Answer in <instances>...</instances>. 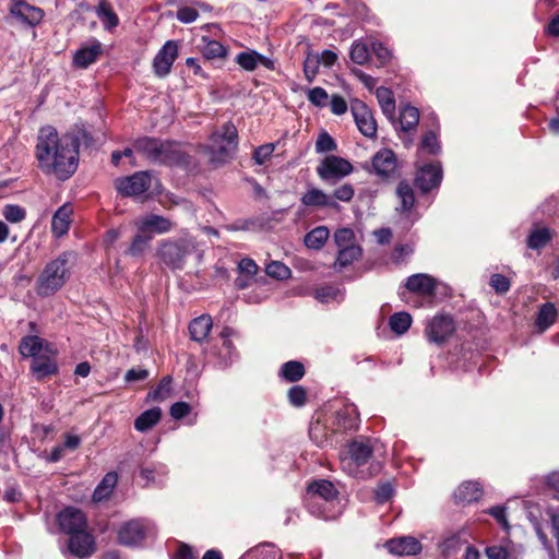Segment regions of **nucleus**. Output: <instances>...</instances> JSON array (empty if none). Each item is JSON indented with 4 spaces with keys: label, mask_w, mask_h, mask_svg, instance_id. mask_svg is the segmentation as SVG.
Masks as SVG:
<instances>
[{
    "label": "nucleus",
    "mask_w": 559,
    "mask_h": 559,
    "mask_svg": "<svg viewBox=\"0 0 559 559\" xmlns=\"http://www.w3.org/2000/svg\"><path fill=\"white\" fill-rule=\"evenodd\" d=\"M80 136L75 133L59 134L52 126L41 127L35 146L38 169L60 181L71 178L79 166Z\"/></svg>",
    "instance_id": "obj_1"
},
{
    "label": "nucleus",
    "mask_w": 559,
    "mask_h": 559,
    "mask_svg": "<svg viewBox=\"0 0 559 559\" xmlns=\"http://www.w3.org/2000/svg\"><path fill=\"white\" fill-rule=\"evenodd\" d=\"M133 147L138 154L154 165L173 167L188 164L189 156L176 141L144 135L133 141Z\"/></svg>",
    "instance_id": "obj_2"
},
{
    "label": "nucleus",
    "mask_w": 559,
    "mask_h": 559,
    "mask_svg": "<svg viewBox=\"0 0 559 559\" xmlns=\"http://www.w3.org/2000/svg\"><path fill=\"white\" fill-rule=\"evenodd\" d=\"M156 254L160 262L171 271L183 270L188 260L193 257L200 262L203 252L192 237L165 239L159 242Z\"/></svg>",
    "instance_id": "obj_3"
},
{
    "label": "nucleus",
    "mask_w": 559,
    "mask_h": 559,
    "mask_svg": "<svg viewBox=\"0 0 559 559\" xmlns=\"http://www.w3.org/2000/svg\"><path fill=\"white\" fill-rule=\"evenodd\" d=\"M72 252H62L56 259L48 262L35 284V292L40 297H49L60 290L71 275Z\"/></svg>",
    "instance_id": "obj_4"
},
{
    "label": "nucleus",
    "mask_w": 559,
    "mask_h": 559,
    "mask_svg": "<svg viewBox=\"0 0 559 559\" xmlns=\"http://www.w3.org/2000/svg\"><path fill=\"white\" fill-rule=\"evenodd\" d=\"M238 132L231 122L223 124L219 131L210 138L207 152L212 163L224 164L230 160L238 146Z\"/></svg>",
    "instance_id": "obj_5"
},
{
    "label": "nucleus",
    "mask_w": 559,
    "mask_h": 559,
    "mask_svg": "<svg viewBox=\"0 0 559 559\" xmlns=\"http://www.w3.org/2000/svg\"><path fill=\"white\" fill-rule=\"evenodd\" d=\"M372 447L369 440H355L350 442L341 453L342 468L354 477H365L359 467L366 465L372 455Z\"/></svg>",
    "instance_id": "obj_6"
},
{
    "label": "nucleus",
    "mask_w": 559,
    "mask_h": 559,
    "mask_svg": "<svg viewBox=\"0 0 559 559\" xmlns=\"http://www.w3.org/2000/svg\"><path fill=\"white\" fill-rule=\"evenodd\" d=\"M155 534V523L150 519L140 518L123 523L118 531V539L127 547H139L146 538L153 537Z\"/></svg>",
    "instance_id": "obj_7"
},
{
    "label": "nucleus",
    "mask_w": 559,
    "mask_h": 559,
    "mask_svg": "<svg viewBox=\"0 0 559 559\" xmlns=\"http://www.w3.org/2000/svg\"><path fill=\"white\" fill-rule=\"evenodd\" d=\"M353 171L352 164L342 157L329 155L320 162L317 174L321 180L328 183H335Z\"/></svg>",
    "instance_id": "obj_8"
},
{
    "label": "nucleus",
    "mask_w": 559,
    "mask_h": 559,
    "mask_svg": "<svg viewBox=\"0 0 559 559\" xmlns=\"http://www.w3.org/2000/svg\"><path fill=\"white\" fill-rule=\"evenodd\" d=\"M152 176L150 171H136L131 176L120 177L115 180V188L122 197H139L150 190Z\"/></svg>",
    "instance_id": "obj_9"
},
{
    "label": "nucleus",
    "mask_w": 559,
    "mask_h": 559,
    "mask_svg": "<svg viewBox=\"0 0 559 559\" xmlns=\"http://www.w3.org/2000/svg\"><path fill=\"white\" fill-rule=\"evenodd\" d=\"M350 111L361 134L374 138L378 126L370 108L362 100L355 98L350 102Z\"/></svg>",
    "instance_id": "obj_10"
},
{
    "label": "nucleus",
    "mask_w": 559,
    "mask_h": 559,
    "mask_svg": "<svg viewBox=\"0 0 559 559\" xmlns=\"http://www.w3.org/2000/svg\"><path fill=\"white\" fill-rule=\"evenodd\" d=\"M454 321L450 316L437 314L427 324L425 334L429 342L441 345L454 333Z\"/></svg>",
    "instance_id": "obj_11"
},
{
    "label": "nucleus",
    "mask_w": 559,
    "mask_h": 559,
    "mask_svg": "<svg viewBox=\"0 0 559 559\" xmlns=\"http://www.w3.org/2000/svg\"><path fill=\"white\" fill-rule=\"evenodd\" d=\"M57 523L60 531L72 535L87 527L86 516L78 508L67 507L57 514Z\"/></svg>",
    "instance_id": "obj_12"
},
{
    "label": "nucleus",
    "mask_w": 559,
    "mask_h": 559,
    "mask_svg": "<svg viewBox=\"0 0 559 559\" xmlns=\"http://www.w3.org/2000/svg\"><path fill=\"white\" fill-rule=\"evenodd\" d=\"M442 177V167L439 162L427 164L417 169L415 185L421 192L427 193L440 186Z\"/></svg>",
    "instance_id": "obj_13"
},
{
    "label": "nucleus",
    "mask_w": 559,
    "mask_h": 559,
    "mask_svg": "<svg viewBox=\"0 0 559 559\" xmlns=\"http://www.w3.org/2000/svg\"><path fill=\"white\" fill-rule=\"evenodd\" d=\"M178 57V43L167 40L158 50L153 60V70L158 78H165L169 74L175 60Z\"/></svg>",
    "instance_id": "obj_14"
},
{
    "label": "nucleus",
    "mask_w": 559,
    "mask_h": 559,
    "mask_svg": "<svg viewBox=\"0 0 559 559\" xmlns=\"http://www.w3.org/2000/svg\"><path fill=\"white\" fill-rule=\"evenodd\" d=\"M69 552L78 559H86L95 551V540L86 530L70 535Z\"/></svg>",
    "instance_id": "obj_15"
},
{
    "label": "nucleus",
    "mask_w": 559,
    "mask_h": 559,
    "mask_svg": "<svg viewBox=\"0 0 559 559\" xmlns=\"http://www.w3.org/2000/svg\"><path fill=\"white\" fill-rule=\"evenodd\" d=\"M384 547L392 555L396 556H416L423 550L419 539L414 536H399L385 542Z\"/></svg>",
    "instance_id": "obj_16"
},
{
    "label": "nucleus",
    "mask_w": 559,
    "mask_h": 559,
    "mask_svg": "<svg viewBox=\"0 0 559 559\" xmlns=\"http://www.w3.org/2000/svg\"><path fill=\"white\" fill-rule=\"evenodd\" d=\"M9 10L13 17L29 26L39 24L44 17L41 9L31 5L23 0L12 2Z\"/></svg>",
    "instance_id": "obj_17"
},
{
    "label": "nucleus",
    "mask_w": 559,
    "mask_h": 559,
    "mask_svg": "<svg viewBox=\"0 0 559 559\" xmlns=\"http://www.w3.org/2000/svg\"><path fill=\"white\" fill-rule=\"evenodd\" d=\"M135 226L138 231L147 234H156L162 235L170 231L173 224L171 222L162 215L157 214H147L139 217L135 221Z\"/></svg>",
    "instance_id": "obj_18"
},
{
    "label": "nucleus",
    "mask_w": 559,
    "mask_h": 559,
    "mask_svg": "<svg viewBox=\"0 0 559 559\" xmlns=\"http://www.w3.org/2000/svg\"><path fill=\"white\" fill-rule=\"evenodd\" d=\"M371 164L374 173L382 178L391 177L397 167L396 156L390 148L378 151L373 155Z\"/></svg>",
    "instance_id": "obj_19"
},
{
    "label": "nucleus",
    "mask_w": 559,
    "mask_h": 559,
    "mask_svg": "<svg viewBox=\"0 0 559 559\" xmlns=\"http://www.w3.org/2000/svg\"><path fill=\"white\" fill-rule=\"evenodd\" d=\"M103 53V45L96 38H92L88 45L82 46L73 56V63L76 68L86 69L95 63Z\"/></svg>",
    "instance_id": "obj_20"
},
{
    "label": "nucleus",
    "mask_w": 559,
    "mask_h": 559,
    "mask_svg": "<svg viewBox=\"0 0 559 559\" xmlns=\"http://www.w3.org/2000/svg\"><path fill=\"white\" fill-rule=\"evenodd\" d=\"M437 281L431 275L425 273L413 274L407 277L405 287L415 294L431 297L435 295Z\"/></svg>",
    "instance_id": "obj_21"
},
{
    "label": "nucleus",
    "mask_w": 559,
    "mask_h": 559,
    "mask_svg": "<svg viewBox=\"0 0 559 559\" xmlns=\"http://www.w3.org/2000/svg\"><path fill=\"white\" fill-rule=\"evenodd\" d=\"M230 332L231 331L229 329H224V331L221 333V347L216 348V346H213L209 352L211 356L217 359V364L221 365L222 367L229 366L237 357L234 344L228 338Z\"/></svg>",
    "instance_id": "obj_22"
},
{
    "label": "nucleus",
    "mask_w": 559,
    "mask_h": 559,
    "mask_svg": "<svg viewBox=\"0 0 559 559\" xmlns=\"http://www.w3.org/2000/svg\"><path fill=\"white\" fill-rule=\"evenodd\" d=\"M72 214L73 207L70 203H64L55 212L51 221L53 236L59 238L68 234Z\"/></svg>",
    "instance_id": "obj_23"
},
{
    "label": "nucleus",
    "mask_w": 559,
    "mask_h": 559,
    "mask_svg": "<svg viewBox=\"0 0 559 559\" xmlns=\"http://www.w3.org/2000/svg\"><path fill=\"white\" fill-rule=\"evenodd\" d=\"M305 206L338 209V203L331 194L318 188H310L300 199Z\"/></svg>",
    "instance_id": "obj_24"
},
{
    "label": "nucleus",
    "mask_w": 559,
    "mask_h": 559,
    "mask_svg": "<svg viewBox=\"0 0 559 559\" xmlns=\"http://www.w3.org/2000/svg\"><path fill=\"white\" fill-rule=\"evenodd\" d=\"M308 493L311 495V499H322L325 502H330L337 497V490L333 483L326 479H319L311 483L308 486Z\"/></svg>",
    "instance_id": "obj_25"
},
{
    "label": "nucleus",
    "mask_w": 559,
    "mask_h": 559,
    "mask_svg": "<svg viewBox=\"0 0 559 559\" xmlns=\"http://www.w3.org/2000/svg\"><path fill=\"white\" fill-rule=\"evenodd\" d=\"M483 495L480 485L476 481H464L454 491V499L460 503L477 501Z\"/></svg>",
    "instance_id": "obj_26"
},
{
    "label": "nucleus",
    "mask_w": 559,
    "mask_h": 559,
    "mask_svg": "<svg viewBox=\"0 0 559 559\" xmlns=\"http://www.w3.org/2000/svg\"><path fill=\"white\" fill-rule=\"evenodd\" d=\"M212 326L213 321L211 316L202 314L193 319L189 324L191 338L198 343L205 341Z\"/></svg>",
    "instance_id": "obj_27"
},
{
    "label": "nucleus",
    "mask_w": 559,
    "mask_h": 559,
    "mask_svg": "<svg viewBox=\"0 0 559 559\" xmlns=\"http://www.w3.org/2000/svg\"><path fill=\"white\" fill-rule=\"evenodd\" d=\"M359 421V415L354 404H344L336 412V424L342 430L356 428Z\"/></svg>",
    "instance_id": "obj_28"
},
{
    "label": "nucleus",
    "mask_w": 559,
    "mask_h": 559,
    "mask_svg": "<svg viewBox=\"0 0 559 559\" xmlns=\"http://www.w3.org/2000/svg\"><path fill=\"white\" fill-rule=\"evenodd\" d=\"M95 13L106 31H112L119 24V17L106 0H100Z\"/></svg>",
    "instance_id": "obj_29"
},
{
    "label": "nucleus",
    "mask_w": 559,
    "mask_h": 559,
    "mask_svg": "<svg viewBox=\"0 0 559 559\" xmlns=\"http://www.w3.org/2000/svg\"><path fill=\"white\" fill-rule=\"evenodd\" d=\"M31 370L37 380L53 376L58 372L57 364L48 357H35L32 360Z\"/></svg>",
    "instance_id": "obj_30"
},
{
    "label": "nucleus",
    "mask_w": 559,
    "mask_h": 559,
    "mask_svg": "<svg viewBox=\"0 0 559 559\" xmlns=\"http://www.w3.org/2000/svg\"><path fill=\"white\" fill-rule=\"evenodd\" d=\"M118 481V475L115 472H108L100 483L96 486L93 492V500L96 502L108 499L116 487Z\"/></svg>",
    "instance_id": "obj_31"
},
{
    "label": "nucleus",
    "mask_w": 559,
    "mask_h": 559,
    "mask_svg": "<svg viewBox=\"0 0 559 559\" xmlns=\"http://www.w3.org/2000/svg\"><path fill=\"white\" fill-rule=\"evenodd\" d=\"M162 417L159 407H152L141 413L134 420V428L140 432H145L154 427Z\"/></svg>",
    "instance_id": "obj_32"
},
{
    "label": "nucleus",
    "mask_w": 559,
    "mask_h": 559,
    "mask_svg": "<svg viewBox=\"0 0 559 559\" xmlns=\"http://www.w3.org/2000/svg\"><path fill=\"white\" fill-rule=\"evenodd\" d=\"M330 237V230L326 226H318L306 234L304 243L312 250H320Z\"/></svg>",
    "instance_id": "obj_33"
},
{
    "label": "nucleus",
    "mask_w": 559,
    "mask_h": 559,
    "mask_svg": "<svg viewBox=\"0 0 559 559\" xmlns=\"http://www.w3.org/2000/svg\"><path fill=\"white\" fill-rule=\"evenodd\" d=\"M151 240L152 235H145L138 231V234L132 238L129 247L126 249L124 254L132 258L143 257L150 247Z\"/></svg>",
    "instance_id": "obj_34"
},
{
    "label": "nucleus",
    "mask_w": 559,
    "mask_h": 559,
    "mask_svg": "<svg viewBox=\"0 0 559 559\" xmlns=\"http://www.w3.org/2000/svg\"><path fill=\"white\" fill-rule=\"evenodd\" d=\"M376 96L381 110L385 117L393 119L395 114V99L390 88L380 86L376 91Z\"/></svg>",
    "instance_id": "obj_35"
},
{
    "label": "nucleus",
    "mask_w": 559,
    "mask_h": 559,
    "mask_svg": "<svg viewBox=\"0 0 559 559\" xmlns=\"http://www.w3.org/2000/svg\"><path fill=\"white\" fill-rule=\"evenodd\" d=\"M200 50L205 59L224 58L227 53L226 48L217 40L210 39L206 36L201 38Z\"/></svg>",
    "instance_id": "obj_36"
},
{
    "label": "nucleus",
    "mask_w": 559,
    "mask_h": 559,
    "mask_svg": "<svg viewBox=\"0 0 559 559\" xmlns=\"http://www.w3.org/2000/svg\"><path fill=\"white\" fill-rule=\"evenodd\" d=\"M419 122V110L414 107L406 105L400 111V127L404 132L413 131L416 129Z\"/></svg>",
    "instance_id": "obj_37"
},
{
    "label": "nucleus",
    "mask_w": 559,
    "mask_h": 559,
    "mask_svg": "<svg viewBox=\"0 0 559 559\" xmlns=\"http://www.w3.org/2000/svg\"><path fill=\"white\" fill-rule=\"evenodd\" d=\"M361 248L357 245L338 249L334 267L340 271L343 270L357 260L361 255Z\"/></svg>",
    "instance_id": "obj_38"
},
{
    "label": "nucleus",
    "mask_w": 559,
    "mask_h": 559,
    "mask_svg": "<svg viewBox=\"0 0 559 559\" xmlns=\"http://www.w3.org/2000/svg\"><path fill=\"white\" fill-rule=\"evenodd\" d=\"M44 346V340L38 336H25L21 340L19 345V350L24 357H39V353L41 352Z\"/></svg>",
    "instance_id": "obj_39"
},
{
    "label": "nucleus",
    "mask_w": 559,
    "mask_h": 559,
    "mask_svg": "<svg viewBox=\"0 0 559 559\" xmlns=\"http://www.w3.org/2000/svg\"><path fill=\"white\" fill-rule=\"evenodd\" d=\"M280 376L288 382H297L305 376V367L300 361L289 360L282 365Z\"/></svg>",
    "instance_id": "obj_40"
},
{
    "label": "nucleus",
    "mask_w": 559,
    "mask_h": 559,
    "mask_svg": "<svg viewBox=\"0 0 559 559\" xmlns=\"http://www.w3.org/2000/svg\"><path fill=\"white\" fill-rule=\"evenodd\" d=\"M557 318V310L554 304H544L536 318V325L540 331H545L550 328Z\"/></svg>",
    "instance_id": "obj_41"
},
{
    "label": "nucleus",
    "mask_w": 559,
    "mask_h": 559,
    "mask_svg": "<svg viewBox=\"0 0 559 559\" xmlns=\"http://www.w3.org/2000/svg\"><path fill=\"white\" fill-rule=\"evenodd\" d=\"M551 238L552 235L548 228H535L527 237V247L533 250L542 249L547 246Z\"/></svg>",
    "instance_id": "obj_42"
},
{
    "label": "nucleus",
    "mask_w": 559,
    "mask_h": 559,
    "mask_svg": "<svg viewBox=\"0 0 559 559\" xmlns=\"http://www.w3.org/2000/svg\"><path fill=\"white\" fill-rule=\"evenodd\" d=\"M314 297L323 304L330 301L340 302L344 299V292L337 286L324 285L316 289Z\"/></svg>",
    "instance_id": "obj_43"
},
{
    "label": "nucleus",
    "mask_w": 559,
    "mask_h": 559,
    "mask_svg": "<svg viewBox=\"0 0 559 559\" xmlns=\"http://www.w3.org/2000/svg\"><path fill=\"white\" fill-rule=\"evenodd\" d=\"M167 474L166 465L162 463H151L140 468V476L145 481V485L157 481V476H165Z\"/></svg>",
    "instance_id": "obj_44"
},
{
    "label": "nucleus",
    "mask_w": 559,
    "mask_h": 559,
    "mask_svg": "<svg viewBox=\"0 0 559 559\" xmlns=\"http://www.w3.org/2000/svg\"><path fill=\"white\" fill-rule=\"evenodd\" d=\"M259 58H260V52L249 49V50L239 52L236 56V62L241 69L252 72L259 66Z\"/></svg>",
    "instance_id": "obj_45"
},
{
    "label": "nucleus",
    "mask_w": 559,
    "mask_h": 559,
    "mask_svg": "<svg viewBox=\"0 0 559 559\" xmlns=\"http://www.w3.org/2000/svg\"><path fill=\"white\" fill-rule=\"evenodd\" d=\"M396 195L401 201L400 209L403 212L409 211L415 202V197L412 187L407 182H400L396 188Z\"/></svg>",
    "instance_id": "obj_46"
},
{
    "label": "nucleus",
    "mask_w": 559,
    "mask_h": 559,
    "mask_svg": "<svg viewBox=\"0 0 559 559\" xmlns=\"http://www.w3.org/2000/svg\"><path fill=\"white\" fill-rule=\"evenodd\" d=\"M412 324V317L407 312H396L390 317L389 325L396 334L405 333Z\"/></svg>",
    "instance_id": "obj_47"
},
{
    "label": "nucleus",
    "mask_w": 559,
    "mask_h": 559,
    "mask_svg": "<svg viewBox=\"0 0 559 559\" xmlns=\"http://www.w3.org/2000/svg\"><path fill=\"white\" fill-rule=\"evenodd\" d=\"M349 55L352 61L360 66L365 64L370 58L367 44L360 40H355L353 43Z\"/></svg>",
    "instance_id": "obj_48"
},
{
    "label": "nucleus",
    "mask_w": 559,
    "mask_h": 559,
    "mask_svg": "<svg viewBox=\"0 0 559 559\" xmlns=\"http://www.w3.org/2000/svg\"><path fill=\"white\" fill-rule=\"evenodd\" d=\"M419 150L430 155H438L441 152V145L435 131L430 130L424 134Z\"/></svg>",
    "instance_id": "obj_49"
},
{
    "label": "nucleus",
    "mask_w": 559,
    "mask_h": 559,
    "mask_svg": "<svg viewBox=\"0 0 559 559\" xmlns=\"http://www.w3.org/2000/svg\"><path fill=\"white\" fill-rule=\"evenodd\" d=\"M265 272L275 280H286L292 275L290 269L280 261L270 262L265 267Z\"/></svg>",
    "instance_id": "obj_50"
},
{
    "label": "nucleus",
    "mask_w": 559,
    "mask_h": 559,
    "mask_svg": "<svg viewBox=\"0 0 559 559\" xmlns=\"http://www.w3.org/2000/svg\"><path fill=\"white\" fill-rule=\"evenodd\" d=\"M170 384H171L170 377H164L160 380V382L158 383V385L154 390L148 392L147 400L163 401V400L167 399L170 393V390H171Z\"/></svg>",
    "instance_id": "obj_51"
},
{
    "label": "nucleus",
    "mask_w": 559,
    "mask_h": 559,
    "mask_svg": "<svg viewBox=\"0 0 559 559\" xmlns=\"http://www.w3.org/2000/svg\"><path fill=\"white\" fill-rule=\"evenodd\" d=\"M320 66L319 55L308 53L304 61V74L306 80L311 83L313 82Z\"/></svg>",
    "instance_id": "obj_52"
},
{
    "label": "nucleus",
    "mask_w": 559,
    "mask_h": 559,
    "mask_svg": "<svg viewBox=\"0 0 559 559\" xmlns=\"http://www.w3.org/2000/svg\"><path fill=\"white\" fill-rule=\"evenodd\" d=\"M2 215L10 223H20L26 217V211L16 204H7L3 207Z\"/></svg>",
    "instance_id": "obj_53"
},
{
    "label": "nucleus",
    "mask_w": 559,
    "mask_h": 559,
    "mask_svg": "<svg viewBox=\"0 0 559 559\" xmlns=\"http://www.w3.org/2000/svg\"><path fill=\"white\" fill-rule=\"evenodd\" d=\"M334 241L338 249L354 246L355 233L350 228H340L334 233Z\"/></svg>",
    "instance_id": "obj_54"
},
{
    "label": "nucleus",
    "mask_w": 559,
    "mask_h": 559,
    "mask_svg": "<svg viewBox=\"0 0 559 559\" xmlns=\"http://www.w3.org/2000/svg\"><path fill=\"white\" fill-rule=\"evenodd\" d=\"M337 147L334 139L328 133L322 132L319 134L316 142L317 153H329L335 151Z\"/></svg>",
    "instance_id": "obj_55"
},
{
    "label": "nucleus",
    "mask_w": 559,
    "mask_h": 559,
    "mask_svg": "<svg viewBox=\"0 0 559 559\" xmlns=\"http://www.w3.org/2000/svg\"><path fill=\"white\" fill-rule=\"evenodd\" d=\"M288 401L292 405L300 407L307 401V392L301 385H294L288 391Z\"/></svg>",
    "instance_id": "obj_56"
},
{
    "label": "nucleus",
    "mask_w": 559,
    "mask_h": 559,
    "mask_svg": "<svg viewBox=\"0 0 559 559\" xmlns=\"http://www.w3.org/2000/svg\"><path fill=\"white\" fill-rule=\"evenodd\" d=\"M371 48L381 66L389 63L392 59V51L383 43L373 41Z\"/></svg>",
    "instance_id": "obj_57"
},
{
    "label": "nucleus",
    "mask_w": 559,
    "mask_h": 559,
    "mask_svg": "<svg viewBox=\"0 0 559 559\" xmlns=\"http://www.w3.org/2000/svg\"><path fill=\"white\" fill-rule=\"evenodd\" d=\"M329 95L322 87H313L308 92V100L318 107H324L326 105Z\"/></svg>",
    "instance_id": "obj_58"
},
{
    "label": "nucleus",
    "mask_w": 559,
    "mask_h": 559,
    "mask_svg": "<svg viewBox=\"0 0 559 559\" xmlns=\"http://www.w3.org/2000/svg\"><path fill=\"white\" fill-rule=\"evenodd\" d=\"M355 190L354 187L350 183H343L340 187H337L333 194H331L334 200L341 201V202H349L354 198Z\"/></svg>",
    "instance_id": "obj_59"
},
{
    "label": "nucleus",
    "mask_w": 559,
    "mask_h": 559,
    "mask_svg": "<svg viewBox=\"0 0 559 559\" xmlns=\"http://www.w3.org/2000/svg\"><path fill=\"white\" fill-rule=\"evenodd\" d=\"M489 285L498 294H506L510 289V281L502 274H492L489 281Z\"/></svg>",
    "instance_id": "obj_60"
},
{
    "label": "nucleus",
    "mask_w": 559,
    "mask_h": 559,
    "mask_svg": "<svg viewBox=\"0 0 559 559\" xmlns=\"http://www.w3.org/2000/svg\"><path fill=\"white\" fill-rule=\"evenodd\" d=\"M275 145L273 143H267L260 145L254 150L253 159L257 164L263 165L274 152Z\"/></svg>",
    "instance_id": "obj_61"
},
{
    "label": "nucleus",
    "mask_w": 559,
    "mask_h": 559,
    "mask_svg": "<svg viewBox=\"0 0 559 559\" xmlns=\"http://www.w3.org/2000/svg\"><path fill=\"white\" fill-rule=\"evenodd\" d=\"M485 555L488 559H510L509 550L500 545H492L486 547Z\"/></svg>",
    "instance_id": "obj_62"
},
{
    "label": "nucleus",
    "mask_w": 559,
    "mask_h": 559,
    "mask_svg": "<svg viewBox=\"0 0 559 559\" xmlns=\"http://www.w3.org/2000/svg\"><path fill=\"white\" fill-rule=\"evenodd\" d=\"M176 16L181 23L189 24L199 17V12L194 8L183 7L177 11Z\"/></svg>",
    "instance_id": "obj_63"
},
{
    "label": "nucleus",
    "mask_w": 559,
    "mask_h": 559,
    "mask_svg": "<svg viewBox=\"0 0 559 559\" xmlns=\"http://www.w3.org/2000/svg\"><path fill=\"white\" fill-rule=\"evenodd\" d=\"M190 413H191V406H190V404H188L186 402H176L170 407V416L177 420L182 419Z\"/></svg>",
    "instance_id": "obj_64"
}]
</instances>
